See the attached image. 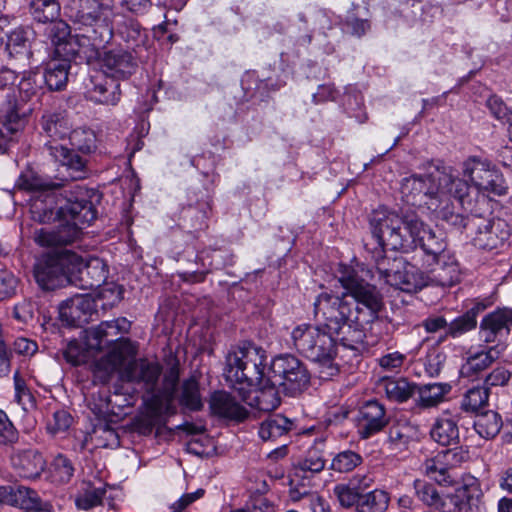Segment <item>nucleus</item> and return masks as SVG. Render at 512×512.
<instances>
[{"instance_id":"1","label":"nucleus","mask_w":512,"mask_h":512,"mask_svg":"<svg viewBox=\"0 0 512 512\" xmlns=\"http://www.w3.org/2000/svg\"><path fill=\"white\" fill-rule=\"evenodd\" d=\"M46 200L55 206H48L44 202L32 205L34 219L41 223H49L55 219L60 224L53 229H41L37 235V242L46 247H65L73 245L83 236L80 224H91L97 217V210L90 200L88 189L75 185L63 194L55 196L48 194Z\"/></svg>"},{"instance_id":"2","label":"nucleus","mask_w":512,"mask_h":512,"mask_svg":"<svg viewBox=\"0 0 512 512\" xmlns=\"http://www.w3.org/2000/svg\"><path fill=\"white\" fill-rule=\"evenodd\" d=\"M101 71L90 76L91 99L105 105H116L121 97L119 80L129 78L138 67L134 54L122 47L104 49L99 53Z\"/></svg>"},{"instance_id":"3","label":"nucleus","mask_w":512,"mask_h":512,"mask_svg":"<svg viewBox=\"0 0 512 512\" xmlns=\"http://www.w3.org/2000/svg\"><path fill=\"white\" fill-rule=\"evenodd\" d=\"M448 189L461 203L470 190L467 181L446 172L445 168L436 167L428 174H412L402 180L401 193L406 202L418 207L436 209L439 197Z\"/></svg>"},{"instance_id":"4","label":"nucleus","mask_w":512,"mask_h":512,"mask_svg":"<svg viewBox=\"0 0 512 512\" xmlns=\"http://www.w3.org/2000/svg\"><path fill=\"white\" fill-rule=\"evenodd\" d=\"M161 374L162 366L158 362L147 359L134 360L125 369L127 380L141 385L149 395L147 406L156 415L161 413L164 406L169 410L173 404L176 388L179 384L178 364L169 368L164 375L162 386L158 388Z\"/></svg>"},{"instance_id":"5","label":"nucleus","mask_w":512,"mask_h":512,"mask_svg":"<svg viewBox=\"0 0 512 512\" xmlns=\"http://www.w3.org/2000/svg\"><path fill=\"white\" fill-rule=\"evenodd\" d=\"M266 352L251 342L229 351L225 357L226 382L247 402L253 388L264 380Z\"/></svg>"},{"instance_id":"6","label":"nucleus","mask_w":512,"mask_h":512,"mask_svg":"<svg viewBox=\"0 0 512 512\" xmlns=\"http://www.w3.org/2000/svg\"><path fill=\"white\" fill-rule=\"evenodd\" d=\"M488 205L484 197L478 194L473 197L470 191L459 204L468 213L465 230L472 244L482 250H494L502 247L511 235V229L506 220L494 217L491 213L484 215L482 206Z\"/></svg>"},{"instance_id":"7","label":"nucleus","mask_w":512,"mask_h":512,"mask_svg":"<svg viewBox=\"0 0 512 512\" xmlns=\"http://www.w3.org/2000/svg\"><path fill=\"white\" fill-rule=\"evenodd\" d=\"M335 333L320 325L303 324L295 327L291 338L295 349L319 366V378L328 380L339 372L334 362L337 348Z\"/></svg>"},{"instance_id":"8","label":"nucleus","mask_w":512,"mask_h":512,"mask_svg":"<svg viewBox=\"0 0 512 512\" xmlns=\"http://www.w3.org/2000/svg\"><path fill=\"white\" fill-rule=\"evenodd\" d=\"M40 125L43 132L51 138L44 145L48 154L66 167L71 180L86 178L88 175L86 160L78 154H73L66 146L58 142L64 140L71 130L66 112L45 111L40 119Z\"/></svg>"},{"instance_id":"9","label":"nucleus","mask_w":512,"mask_h":512,"mask_svg":"<svg viewBox=\"0 0 512 512\" xmlns=\"http://www.w3.org/2000/svg\"><path fill=\"white\" fill-rule=\"evenodd\" d=\"M339 282L353 298V309L357 323H374L383 309V297L377 287L361 278L353 269L343 266L340 270Z\"/></svg>"},{"instance_id":"10","label":"nucleus","mask_w":512,"mask_h":512,"mask_svg":"<svg viewBox=\"0 0 512 512\" xmlns=\"http://www.w3.org/2000/svg\"><path fill=\"white\" fill-rule=\"evenodd\" d=\"M76 264V252L68 249L51 250L36 260L33 276L43 291H54L70 285L71 267Z\"/></svg>"},{"instance_id":"11","label":"nucleus","mask_w":512,"mask_h":512,"mask_svg":"<svg viewBox=\"0 0 512 512\" xmlns=\"http://www.w3.org/2000/svg\"><path fill=\"white\" fill-rule=\"evenodd\" d=\"M269 381L279 385L282 393L295 397L307 390L311 374L306 364L292 354L275 356L269 367Z\"/></svg>"},{"instance_id":"12","label":"nucleus","mask_w":512,"mask_h":512,"mask_svg":"<svg viewBox=\"0 0 512 512\" xmlns=\"http://www.w3.org/2000/svg\"><path fill=\"white\" fill-rule=\"evenodd\" d=\"M353 305L354 302L348 299L347 293L337 295L325 291L320 293L314 301V317L318 325L330 333L339 335L345 325L356 316Z\"/></svg>"},{"instance_id":"13","label":"nucleus","mask_w":512,"mask_h":512,"mask_svg":"<svg viewBox=\"0 0 512 512\" xmlns=\"http://www.w3.org/2000/svg\"><path fill=\"white\" fill-rule=\"evenodd\" d=\"M32 108L19 103L15 95H7L0 107V155L7 154L19 142L26 117Z\"/></svg>"},{"instance_id":"14","label":"nucleus","mask_w":512,"mask_h":512,"mask_svg":"<svg viewBox=\"0 0 512 512\" xmlns=\"http://www.w3.org/2000/svg\"><path fill=\"white\" fill-rule=\"evenodd\" d=\"M463 175L478 189L503 196L508 193V185L502 172L490 160L480 156H470L463 162Z\"/></svg>"},{"instance_id":"15","label":"nucleus","mask_w":512,"mask_h":512,"mask_svg":"<svg viewBox=\"0 0 512 512\" xmlns=\"http://www.w3.org/2000/svg\"><path fill=\"white\" fill-rule=\"evenodd\" d=\"M78 65L91 64L99 58L100 49L113 37V28L108 18L85 28H79Z\"/></svg>"},{"instance_id":"16","label":"nucleus","mask_w":512,"mask_h":512,"mask_svg":"<svg viewBox=\"0 0 512 512\" xmlns=\"http://www.w3.org/2000/svg\"><path fill=\"white\" fill-rule=\"evenodd\" d=\"M211 201L208 191H190L187 203L182 206L179 214L180 226L188 232L206 230L212 212Z\"/></svg>"},{"instance_id":"17","label":"nucleus","mask_w":512,"mask_h":512,"mask_svg":"<svg viewBox=\"0 0 512 512\" xmlns=\"http://www.w3.org/2000/svg\"><path fill=\"white\" fill-rule=\"evenodd\" d=\"M130 322L126 318L103 321L97 327L86 331V345L90 350L103 351L120 346L127 353V345L122 341L120 334L128 332Z\"/></svg>"},{"instance_id":"18","label":"nucleus","mask_w":512,"mask_h":512,"mask_svg":"<svg viewBox=\"0 0 512 512\" xmlns=\"http://www.w3.org/2000/svg\"><path fill=\"white\" fill-rule=\"evenodd\" d=\"M468 459V451L455 447L438 452L424 463L425 474L440 485H453L455 482L452 470Z\"/></svg>"},{"instance_id":"19","label":"nucleus","mask_w":512,"mask_h":512,"mask_svg":"<svg viewBox=\"0 0 512 512\" xmlns=\"http://www.w3.org/2000/svg\"><path fill=\"white\" fill-rule=\"evenodd\" d=\"M77 264L71 267L70 285L83 290H94L104 284L108 278V267L99 257L83 258L76 253Z\"/></svg>"},{"instance_id":"20","label":"nucleus","mask_w":512,"mask_h":512,"mask_svg":"<svg viewBox=\"0 0 512 512\" xmlns=\"http://www.w3.org/2000/svg\"><path fill=\"white\" fill-rule=\"evenodd\" d=\"M402 224L400 215L385 207L374 210L369 217L370 230L377 240L376 248L395 247L401 241L396 233L399 225Z\"/></svg>"},{"instance_id":"21","label":"nucleus","mask_w":512,"mask_h":512,"mask_svg":"<svg viewBox=\"0 0 512 512\" xmlns=\"http://www.w3.org/2000/svg\"><path fill=\"white\" fill-rule=\"evenodd\" d=\"M45 35L53 47L52 56L68 57L78 64L79 35L71 34V27L62 19L56 18L49 22Z\"/></svg>"},{"instance_id":"22","label":"nucleus","mask_w":512,"mask_h":512,"mask_svg":"<svg viewBox=\"0 0 512 512\" xmlns=\"http://www.w3.org/2000/svg\"><path fill=\"white\" fill-rule=\"evenodd\" d=\"M9 461L16 474L25 479L40 478L47 466L42 452L32 446L13 448Z\"/></svg>"},{"instance_id":"23","label":"nucleus","mask_w":512,"mask_h":512,"mask_svg":"<svg viewBox=\"0 0 512 512\" xmlns=\"http://www.w3.org/2000/svg\"><path fill=\"white\" fill-rule=\"evenodd\" d=\"M389 416L385 406L378 400H368L358 409L357 427L361 439L370 437L381 432L389 424Z\"/></svg>"},{"instance_id":"24","label":"nucleus","mask_w":512,"mask_h":512,"mask_svg":"<svg viewBox=\"0 0 512 512\" xmlns=\"http://www.w3.org/2000/svg\"><path fill=\"white\" fill-rule=\"evenodd\" d=\"M97 314L96 302L90 294H77L62 302L59 316L68 326L81 327L92 320Z\"/></svg>"},{"instance_id":"25","label":"nucleus","mask_w":512,"mask_h":512,"mask_svg":"<svg viewBox=\"0 0 512 512\" xmlns=\"http://www.w3.org/2000/svg\"><path fill=\"white\" fill-rule=\"evenodd\" d=\"M512 326V308L502 307L486 314L479 325V334L485 344L499 345L503 337H507Z\"/></svg>"},{"instance_id":"26","label":"nucleus","mask_w":512,"mask_h":512,"mask_svg":"<svg viewBox=\"0 0 512 512\" xmlns=\"http://www.w3.org/2000/svg\"><path fill=\"white\" fill-rule=\"evenodd\" d=\"M427 265L433 266L427 274L428 285L431 283L441 287H452L460 282L459 263L451 253Z\"/></svg>"},{"instance_id":"27","label":"nucleus","mask_w":512,"mask_h":512,"mask_svg":"<svg viewBox=\"0 0 512 512\" xmlns=\"http://www.w3.org/2000/svg\"><path fill=\"white\" fill-rule=\"evenodd\" d=\"M473 485H463L453 494L440 495L434 509L440 512H478L477 499L471 493Z\"/></svg>"},{"instance_id":"28","label":"nucleus","mask_w":512,"mask_h":512,"mask_svg":"<svg viewBox=\"0 0 512 512\" xmlns=\"http://www.w3.org/2000/svg\"><path fill=\"white\" fill-rule=\"evenodd\" d=\"M209 406L214 415L222 418L240 422L248 417V411L226 391L212 393Z\"/></svg>"},{"instance_id":"29","label":"nucleus","mask_w":512,"mask_h":512,"mask_svg":"<svg viewBox=\"0 0 512 512\" xmlns=\"http://www.w3.org/2000/svg\"><path fill=\"white\" fill-rule=\"evenodd\" d=\"M400 219L402 224L399 225L396 233L401 238V241H398L399 245L390 247V249L408 252L417 247V238L421 233L424 223L414 212H406L400 215Z\"/></svg>"},{"instance_id":"30","label":"nucleus","mask_w":512,"mask_h":512,"mask_svg":"<svg viewBox=\"0 0 512 512\" xmlns=\"http://www.w3.org/2000/svg\"><path fill=\"white\" fill-rule=\"evenodd\" d=\"M294 430H296L294 420H291L282 414H273L269 415L261 422L258 434L263 441H285L287 440L289 433Z\"/></svg>"},{"instance_id":"31","label":"nucleus","mask_w":512,"mask_h":512,"mask_svg":"<svg viewBox=\"0 0 512 512\" xmlns=\"http://www.w3.org/2000/svg\"><path fill=\"white\" fill-rule=\"evenodd\" d=\"M127 358V353L120 346L113 349L93 364L92 372L94 382L108 383L114 373L121 367Z\"/></svg>"},{"instance_id":"32","label":"nucleus","mask_w":512,"mask_h":512,"mask_svg":"<svg viewBox=\"0 0 512 512\" xmlns=\"http://www.w3.org/2000/svg\"><path fill=\"white\" fill-rule=\"evenodd\" d=\"M71 62H74V59L54 56L47 62L45 71L41 77L43 83L46 84L50 91H61L66 87Z\"/></svg>"},{"instance_id":"33","label":"nucleus","mask_w":512,"mask_h":512,"mask_svg":"<svg viewBox=\"0 0 512 512\" xmlns=\"http://www.w3.org/2000/svg\"><path fill=\"white\" fill-rule=\"evenodd\" d=\"M493 302L489 299L478 300L464 314L448 323L447 334L451 338H458L477 327V317L489 308Z\"/></svg>"},{"instance_id":"34","label":"nucleus","mask_w":512,"mask_h":512,"mask_svg":"<svg viewBox=\"0 0 512 512\" xmlns=\"http://www.w3.org/2000/svg\"><path fill=\"white\" fill-rule=\"evenodd\" d=\"M378 388L384 391L386 398L391 402L403 403L416 394L417 384L408 381L405 377H382Z\"/></svg>"},{"instance_id":"35","label":"nucleus","mask_w":512,"mask_h":512,"mask_svg":"<svg viewBox=\"0 0 512 512\" xmlns=\"http://www.w3.org/2000/svg\"><path fill=\"white\" fill-rule=\"evenodd\" d=\"M392 287L408 293H416L428 285V276L415 265L405 260L397 277L392 279Z\"/></svg>"},{"instance_id":"36","label":"nucleus","mask_w":512,"mask_h":512,"mask_svg":"<svg viewBox=\"0 0 512 512\" xmlns=\"http://www.w3.org/2000/svg\"><path fill=\"white\" fill-rule=\"evenodd\" d=\"M500 353L499 345L496 344L469 356L461 366V375L472 379L477 378L499 358Z\"/></svg>"},{"instance_id":"37","label":"nucleus","mask_w":512,"mask_h":512,"mask_svg":"<svg viewBox=\"0 0 512 512\" xmlns=\"http://www.w3.org/2000/svg\"><path fill=\"white\" fill-rule=\"evenodd\" d=\"M372 259L379 278L390 286L393 283L392 279L397 277L406 260L399 255H387L384 248H375L372 252Z\"/></svg>"},{"instance_id":"38","label":"nucleus","mask_w":512,"mask_h":512,"mask_svg":"<svg viewBox=\"0 0 512 512\" xmlns=\"http://www.w3.org/2000/svg\"><path fill=\"white\" fill-rule=\"evenodd\" d=\"M254 397L248 404L260 411L269 412L276 409L280 403V386L274 385L269 381V376L263 380L256 388H253Z\"/></svg>"},{"instance_id":"39","label":"nucleus","mask_w":512,"mask_h":512,"mask_svg":"<svg viewBox=\"0 0 512 512\" xmlns=\"http://www.w3.org/2000/svg\"><path fill=\"white\" fill-rule=\"evenodd\" d=\"M17 186L26 191H32V192H42L44 199L43 200H36V202H44V204L50 206V203L46 200V196L48 194H54L57 196L53 191L62 187V183L54 182L46 177H43L37 173H35L32 170L23 172L18 181ZM51 206H55V204H51Z\"/></svg>"},{"instance_id":"40","label":"nucleus","mask_w":512,"mask_h":512,"mask_svg":"<svg viewBox=\"0 0 512 512\" xmlns=\"http://www.w3.org/2000/svg\"><path fill=\"white\" fill-rule=\"evenodd\" d=\"M420 247L425 255V262L430 264L431 262L442 258L450 254L447 250V243L440 235L427 228L425 224L422 227L421 233L417 238V247Z\"/></svg>"},{"instance_id":"41","label":"nucleus","mask_w":512,"mask_h":512,"mask_svg":"<svg viewBox=\"0 0 512 512\" xmlns=\"http://www.w3.org/2000/svg\"><path fill=\"white\" fill-rule=\"evenodd\" d=\"M109 9L98 0H79L78 9L73 15L74 23L85 28L108 18Z\"/></svg>"},{"instance_id":"42","label":"nucleus","mask_w":512,"mask_h":512,"mask_svg":"<svg viewBox=\"0 0 512 512\" xmlns=\"http://www.w3.org/2000/svg\"><path fill=\"white\" fill-rule=\"evenodd\" d=\"M451 390L452 386L449 383L417 384L418 399L416 405L421 409L437 407L445 400Z\"/></svg>"},{"instance_id":"43","label":"nucleus","mask_w":512,"mask_h":512,"mask_svg":"<svg viewBox=\"0 0 512 512\" xmlns=\"http://www.w3.org/2000/svg\"><path fill=\"white\" fill-rule=\"evenodd\" d=\"M439 205L436 209H429L433 213L436 214V216L447 222L449 225L454 226L456 228H464L467 220V216H464L461 214L457 208L455 207L452 198L455 199L453 194L448 192V189L442 195L439 197Z\"/></svg>"},{"instance_id":"44","label":"nucleus","mask_w":512,"mask_h":512,"mask_svg":"<svg viewBox=\"0 0 512 512\" xmlns=\"http://www.w3.org/2000/svg\"><path fill=\"white\" fill-rule=\"evenodd\" d=\"M369 323H357L355 318L345 325L339 335H334L336 342L339 341L344 347L360 351L366 348V326Z\"/></svg>"},{"instance_id":"45","label":"nucleus","mask_w":512,"mask_h":512,"mask_svg":"<svg viewBox=\"0 0 512 512\" xmlns=\"http://www.w3.org/2000/svg\"><path fill=\"white\" fill-rule=\"evenodd\" d=\"M319 446H324V442L319 441L315 443V445L307 451L305 457L297 462L295 465V476L305 478L304 474L306 472L320 473L324 470L326 460L324 458V452Z\"/></svg>"},{"instance_id":"46","label":"nucleus","mask_w":512,"mask_h":512,"mask_svg":"<svg viewBox=\"0 0 512 512\" xmlns=\"http://www.w3.org/2000/svg\"><path fill=\"white\" fill-rule=\"evenodd\" d=\"M489 389L483 386H473L466 390L460 400V410L467 414H478L488 406Z\"/></svg>"},{"instance_id":"47","label":"nucleus","mask_w":512,"mask_h":512,"mask_svg":"<svg viewBox=\"0 0 512 512\" xmlns=\"http://www.w3.org/2000/svg\"><path fill=\"white\" fill-rule=\"evenodd\" d=\"M430 434L432 439L442 446L458 445L460 442L458 425L450 418L438 419Z\"/></svg>"},{"instance_id":"48","label":"nucleus","mask_w":512,"mask_h":512,"mask_svg":"<svg viewBox=\"0 0 512 512\" xmlns=\"http://www.w3.org/2000/svg\"><path fill=\"white\" fill-rule=\"evenodd\" d=\"M178 402L190 411H200L203 408L199 381L194 376L182 382Z\"/></svg>"},{"instance_id":"49","label":"nucleus","mask_w":512,"mask_h":512,"mask_svg":"<svg viewBox=\"0 0 512 512\" xmlns=\"http://www.w3.org/2000/svg\"><path fill=\"white\" fill-rule=\"evenodd\" d=\"M29 13L39 23H49L60 16L61 5L57 0H29Z\"/></svg>"},{"instance_id":"50","label":"nucleus","mask_w":512,"mask_h":512,"mask_svg":"<svg viewBox=\"0 0 512 512\" xmlns=\"http://www.w3.org/2000/svg\"><path fill=\"white\" fill-rule=\"evenodd\" d=\"M502 426V418L495 411L481 413L474 423L476 432L485 439H492L497 436Z\"/></svg>"},{"instance_id":"51","label":"nucleus","mask_w":512,"mask_h":512,"mask_svg":"<svg viewBox=\"0 0 512 512\" xmlns=\"http://www.w3.org/2000/svg\"><path fill=\"white\" fill-rule=\"evenodd\" d=\"M38 493L25 486L14 487L13 506L25 510L45 511L44 506Z\"/></svg>"},{"instance_id":"52","label":"nucleus","mask_w":512,"mask_h":512,"mask_svg":"<svg viewBox=\"0 0 512 512\" xmlns=\"http://www.w3.org/2000/svg\"><path fill=\"white\" fill-rule=\"evenodd\" d=\"M390 503V494L383 489H374L362 495L359 512H385Z\"/></svg>"},{"instance_id":"53","label":"nucleus","mask_w":512,"mask_h":512,"mask_svg":"<svg viewBox=\"0 0 512 512\" xmlns=\"http://www.w3.org/2000/svg\"><path fill=\"white\" fill-rule=\"evenodd\" d=\"M32 31L28 27H17L8 32L6 50L10 55L29 52Z\"/></svg>"},{"instance_id":"54","label":"nucleus","mask_w":512,"mask_h":512,"mask_svg":"<svg viewBox=\"0 0 512 512\" xmlns=\"http://www.w3.org/2000/svg\"><path fill=\"white\" fill-rule=\"evenodd\" d=\"M74 472L72 461L64 454L59 453L51 462L50 476L54 483L67 484L72 479Z\"/></svg>"},{"instance_id":"55","label":"nucleus","mask_w":512,"mask_h":512,"mask_svg":"<svg viewBox=\"0 0 512 512\" xmlns=\"http://www.w3.org/2000/svg\"><path fill=\"white\" fill-rule=\"evenodd\" d=\"M412 439V427L406 421H398L389 427L388 442L393 450L402 451Z\"/></svg>"},{"instance_id":"56","label":"nucleus","mask_w":512,"mask_h":512,"mask_svg":"<svg viewBox=\"0 0 512 512\" xmlns=\"http://www.w3.org/2000/svg\"><path fill=\"white\" fill-rule=\"evenodd\" d=\"M363 463V457L352 450L337 453L331 460L329 469L336 473H349Z\"/></svg>"},{"instance_id":"57","label":"nucleus","mask_w":512,"mask_h":512,"mask_svg":"<svg viewBox=\"0 0 512 512\" xmlns=\"http://www.w3.org/2000/svg\"><path fill=\"white\" fill-rule=\"evenodd\" d=\"M69 142L72 146L69 149L73 154H77L76 151L81 152L83 154H89L95 150V135L90 130L85 129H75L73 131H69Z\"/></svg>"},{"instance_id":"58","label":"nucleus","mask_w":512,"mask_h":512,"mask_svg":"<svg viewBox=\"0 0 512 512\" xmlns=\"http://www.w3.org/2000/svg\"><path fill=\"white\" fill-rule=\"evenodd\" d=\"M43 84L41 74L37 72H29L24 74L18 84L19 93L24 100H30L42 93Z\"/></svg>"},{"instance_id":"59","label":"nucleus","mask_w":512,"mask_h":512,"mask_svg":"<svg viewBox=\"0 0 512 512\" xmlns=\"http://www.w3.org/2000/svg\"><path fill=\"white\" fill-rule=\"evenodd\" d=\"M208 256V252L202 251L199 254L195 255V264L198 265L200 262L202 268H188L179 273L180 278L184 282L188 283H200L203 282L206 278V275L210 272L211 262L206 265L205 257Z\"/></svg>"},{"instance_id":"60","label":"nucleus","mask_w":512,"mask_h":512,"mask_svg":"<svg viewBox=\"0 0 512 512\" xmlns=\"http://www.w3.org/2000/svg\"><path fill=\"white\" fill-rule=\"evenodd\" d=\"M15 399L26 412L36 409V399L18 372L14 375Z\"/></svg>"},{"instance_id":"61","label":"nucleus","mask_w":512,"mask_h":512,"mask_svg":"<svg viewBox=\"0 0 512 512\" xmlns=\"http://www.w3.org/2000/svg\"><path fill=\"white\" fill-rule=\"evenodd\" d=\"M106 494L104 487H88L76 497L75 503L79 509L89 510L102 503L103 497Z\"/></svg>"},{"instance_id":"62","label":"nucleus","mask_w":512,"mask_h":512,"mask_svg":"<svg viewBox=\"0 0 512 512\" xmlns=\"http://www.w3.org/2000/svg\"><path fill=\"white\" fill-rule=\"evenodd\" d=\"M19 431L5 411L0 409V446L13 447L19 440Z\"/></svg>"},{"instance_id":"63","label":"nucleus","mask_w":512,"mask_h":512,"mask_svg":"<svg viewBox=\"0 0 512 512\" xmlns=\"http://www.w3.org/2000/svg\"><path fill=\"white\" fill-rule=\"evenodd\" d=\"M333 492L336 495L342 507L351 508L353 506H356V509L359 512L360 500H362V495H358L357 492L352 490V488L348 484H337L334 487Z\"/></svg>"},{"instance_id":"64","label":"nucleus","mask_w":512,"mask_h":512,"mask_svg":"<svg viewBox=\"0 0 512 512\" xmlns=\"http://www.w3.org/2000/svg\"><path fill=\"white\" fill-rule=\"evenodd\" d=\"M18 284V278L11 271L8 269H0V302L14 297Z\"/></svg>"}]
</instances>
